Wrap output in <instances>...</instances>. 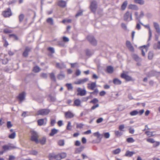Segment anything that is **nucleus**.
<instances>
[{"mask_svg": "<svg viewBox=\"0 0 160 160\" xmlns=\"http://www.w3.org/2000/svg\"><path fill=\"white\" fill-rule=\"evenodd\" d=\"M31 134V140L32 141L35 142L36 143H38L39 142L38 138L39 135L38 133L33 130H31L30 131Z\"/></svg>", "mask_w": 160, "mask_h": 160, "instance_id": "obj_1", "label": "nucleus"}, {"mask_svg": "<svg viewBox=\"0 0 160 160\" xmlns=\"http://www.w3.org/2000/svg\"><path fill=\"white\" fill-rule=\"evenodd\" d=\"M50 111L48 109H43L39 110L37 113V115L45 116L49 114Z\"/></svg>", "mask_w": 160, "mask_h": 160, "instance_id": "obj_2", "label": "nucleus"}, {"mask_svg": "<svg viewBox=\"0 0 160 160\" xmlns=\"http://www.w3.org/2000/svg\"><path fill=\"white\" fill-rule=\"evenodd\" d=\"M124 20L125 21H129L132 20V13L128 11L124 15Z\"/></svg>", "mask_w": 160, "mask_h": 160, "instance_id": "obj_3", "label": "nucleus"}, {"mask_svg": "<svg viewBox=\"0 0 160 160\" xmlns=\"http://www.w3.org/2000/svg\"><path fill=\"white\" fill-rule=\"evenodd\" d=\"M87 38L89 42L92 45H96L97 44V42L96 39L91 35H88Z\"/></svg>", "mask_w": 160, "mask_h": 160, "instance_id": "obj_4", "label": "nucleus"}, {"mask_svg": "<svg viewBox=\"0 0 160 160\" xmlns=\"http://www.w3.org/2000/svg\"><path fill=\"white\" fill-rule=\"evenodd\" d=\"M88 80V78H85L83 79H80L77 80L74 82V83L76 84H83L87 82Z\"/></svg>", "mask_w": 160, "mask_h": 160, "instance_id": "obj_5", "label": "nucleus"}, {"mask_svg": "<svg viewBox=\"0 0 160 160\" xmlns=\"http://www.w3.org/2000/svg\"><path fill=\"white\" fill-rule=\"evenodd\" d=\"M97 2L95 1H92L91 4L90 8L92 12H95L97 9Z\"/></svg>", "mask_w": 160, "mask_h": 160, "instance_id": "obj_6", "label": "nucleus"}, {"mask_svg": "<svg viewBox=\"0 0 160 160\" xmlns=\"http://www.w3.org/2000/svg\"><path fill=\"white\" fill-rule=\"evenodd\" d=\"M2 14L5 17H8L11 16L12 15V13L10 8H8L7 10L3 11Z\"/></svg>", "mask_w": 160, "mask_h": 160, "instance_id": "obj_7", "label": "nucleus"}, {"mask_svg": "<svg viewBox=\"0 0 160 160\" xmlns=\"http://www.w3.org/2000/svg\"><path fill=\"white\" fill-rule=\"evenodd\" d=\"M77 92L78 93L77 95L83 96L86 95V91L85 90H82L81 88H78L77 89Z\"/></svg>", "mask_w": 160, "mask_h": 160, "instance_id": "obj_8", "label": "nucleus"}, {"mask_svg": "<svg viewBox=\"0 0 160 160\" xmlns=\"http://www.w3.org/2000/svg\"><path fill=\"white\" fill-rule=\"evenodd\" d=\"M121 77L124 79L126 80L127 81H132V78L128 76V75L125 74V73H122L121 75Z\"/></svg>", "mask_w": 160, "mask_h": 160, "instance_id": "obj_9", "label": "nucleus"}, {"mask_svg": "<svg viewBox=\"0 0 160 160\" xmlns=\"http://www.w3.org/2000/svg\"><path fill=\"white\" fill-rule=\"evenodd\" d=\"M93 135L94 136L97 137V138L99 139V141L98 142H101L103 137V135L102 134H101L98 132L94 133Z\"/></svg>", "mask_w": 160, "mask_h": 160, "instance_id": "obj_10", "label": "nucleus"}, {"mask_svg": "<svg viewBox=\"0 0 160 160\" xmlns=\"http://www.w3.org/2000/svg\"><path fill=\"white\" fill-rule=\"evenodd\" d=\"M126 45L128 48L131 52L134 51V49L132 45L131 42L129 41H127L126 42Z\"/></svg>", "mask_w": 160, "mask_h": 160, "instance_id": "obj_11", "label": "nucleus"}, {"mask_svg": "<svg viewBox=\"0 0 160 160\" xmlns=\"http://www.w3.org/2000/svg\"><path fill=\"white\" fill-rule=\"evenodd\" d=\"M154 27L155 28L157 32L159 35L160 34V28L159 24L156 22H154Z\"/></svg>", "mask_w": 160, "mask_h": 160, "instance_id": "obj_12", "label": "nucleus"}, {"mask_svg": "<svg viewBox=\"0 0 160 160\" xmlns=\"http://www.w3.org/2000/svg\"><path fill=\"white\" fill-rule=\"evenodd\" d=\"M96 86V85L95 82H92L90 83H88V88L92 90H94Z\"/></svg>", "mask_w": 160, "mask_h": 160, "instance_id": "obj_13", "label": "nucleus"}, {"mask_svg": "<svg viewBox=\"0 0 160 160\" xmlns=\"http://www.w3.org/2000/svg\"><path fill=\"white\" fill-rule=\"evenodd\" d=\"M56 67L59 69H62L66 68V66L63 62H62L61 63L57 62L56 63Z\"/></svg>", "mask_w": 160, "mask_h": 160, "instance_id": "obj_14", "label": "nucleus"}, {"mask_svg": "<svg viewBox=\"0 0 160 160\" xmlns=\"http://www.w3.org/2000/svg\"><path fill=\"white\" fill-rule=\"evenodd\" d=\"M65 115L67 118H72L74 116V114L69 111L65 112Z\"/></svg>", "mask_w": 160, "mask_h": 160, "instance_id": "obj_15", "label": "nucleus"}, {"mask_svg": "<svg viewBox=\"0 0 160 160\" xmlns=\"http://www.w3.org/2000/svg\"><path fill=\"white\" fill-rule=\"evenodd\" d=\"M66 1L63 0H60L58 2V5L62 8H64L66 7Z\"/></svg>", "mask_w": 160, "mask_h": 160, "instance_id": "obj_16", "label": "nucleus"}, {"mask_svg": "<svg viewBox=\"0 0 160 160\" xmlns=\"http://www.w3.org/2000/svg\"><path fill=\"white\" fill-rule=\"evenodd\" d=\"M31 48L28 47L26 48L25 50L23 53V56L24 57H27L28 56V53L30 51Z\"/></svg>", "mask_w": 160, "mask_h": 160, "instance_id": "obj_17", "label": "nucleus"}, {"mask_svg": "<svg viewBox=\"0 0 160 160\" xmlns=\"http://www.w3.org/2000/svg\"><path fill=\"white\" fill-rule=\"evenodd\" d=\"M144 26L146 28H147L149 30V38L148 40L149 41L151 39V38L152 36V32L151 31V29L150 28V27H149V26L148 24L145 25H144Z\"/></svg>", "mask_w": 160, "mask_h": 160, "instance_id": "obj_18", "label": "nucleus"}, {"mask_svg": "<svg viewBox=\"0 0 160 160\" xmlns=\"http://www.w3.org/2000/svg\"><path fill=\"white\" fill-rule=\"evenodd\" d=\"M57 78L59 80H62L65 78V75L62 71H61L60 73L58 75Z\"/></svg>", "mask_w": 160, "mask_h": 160, "instance_id": "obj_19", "label": "nucleus"}, {"mask_svg": "<svg viewBox=\"0 0 160 160\" xmlns=\"http://www.w3.org/2000/svg\"><path fill=\"white\" fill-rule=\"evenodd\" d=\"M25 97V93L24 92H23L19 94L18 98L21 101H22L24 99Z\"/></svg>", "mask_w": 160, "mask_h": 160, "instance_id": "obj_20", "label": "nucleus"}, {"mask_svg": "<svg viewBox=\"0 0 160 160\" xmlns=\"http://www.w3.org/2000/svg\"><path fill=\"white\" fill-rule=\"evenodd\" d=\"M81 103V101L79 99H76L74 101V105L78 107L80 106Z\"/></svg>", "mask_w": 160, "mask_h": 160, "instance_id": "obj_21", "label": "nucleus"}, {"mask_svg": "<svg viewBox=\"0 0 160 160\" xmlns=\"http://www.w3.org/2000/svg\"><path fill=\"white\" fill-rule=\"evenodd\" d=\"M51 80L54 82L56 81V78L55 75L53 72H51L49 74Z\"/></svg>", "mask_w": 160, "mask_h": 160, "instance_id": "obj_22", "label": "nucleus"}, {"mask_svg": "<svg viewBox=\"0 0 160 160\" xmlns=\"http://www.w3.org/2000/svg\"><path fill=\"white\" fill-rule=\"evenodd\" d=\"M2 148L4 151H6L11 149L12 147L8 145H5L2 147Z\"/></svg>", "mask_w": 160, "mask_h": 160, "instance_id": "obj_23", "label": "nucleus"}, {"mask_svg": "<svg viewBox=\"0 0 160 160\" xmlns=\"http://www.w3.org/2000/svg\"><path fill=\"white\" fill-rule=\"evenodd\" d=\"M58 132V130L53 128L51 130V132L49 134V135L51 136H53L55 134L57 133Z\"/></svg>", "mask_w": 160, "mask_h": 160, "instance_id": "obj_24", "label": "nucleus"}, {"mask_svg": "<svg viewBox=\"0 0 160 160\" xmlns=\"http://www.w3.org/2000/svg\"><path fill=\"white\" fill-rule=\"evenodd\" d=\"M2 42L3 43V46L4 47H7L9 45L8 42L6 40V39L5 37L3 36L2 37Z\"/></svg>", "mask_w": 160, "mask_h": 160, "instance_id": "obj_25", "label": "nucleus"}, {"mask_svg": "<svg viewBox=\"0 0 160 160\" xmlns=\"http://www.w3.org/2000/svg\"><path fill=\"white\" fill-rule=\"evenodd\" d=\"M153 48L155 49H160V41L155 43L153 45Z\"/></svg>", "mask_w": 160, "mask_h": 160, "instance_id": "obj_26", "label": "nucleus"}, {"mask_svg": "<svg viewBox=\"0 0 160 160\" xmlns=\"http://www.w3.org/2000/svg\"><path fill=\"white\" fill-rule=\"evenodd\" d=\"M107 70L108 73H111L113 72V68L112 67L109 66L107 67Z\"/></svg>", "mask_w": 160, "mask_h": 160, "instance_id": "obj_27", "label": "nucleus"}, {"mask_svg": "<svg viewBox=\"0 0 160 160\" xmlns=\"http://www.w3.org/2000/svg\"><path fill=\"white\" fill-rule=\"evenodd\" d=\"M128 8L135 10H138V8L137 6L133 4L129 5L128 6Z\"/></svg>", "mask_w": 160, "mask_h": 160, "instance_id": "obj_28", "label": "nucleus"}, {"mask_svg": "<svg viewBox=\"0 0 160 160\" xmlns=\"http://www.w3.org/2000/svg\"><path fill=\"white\" fill-rule=\"evenodd\" d=\"M39 141L41 144H45L46 142V138L45 137L39 139Z\"/></svg>", "mask_w": 160, "mask_h": 160, "instance_id": "obj_29", "label": "nucleus"}, {"mask_svg": "<svg viewBox=\"0 0 160 160\" xmlns=\"http://www.w3.org/2000/svg\"><path fill=\"white\" fill-rule=\"evenodd\" d=\"M142 48H143V49H142V54L143 56H145V52H147L148 49L145 46H142Z\"/></svg>", "mask_w": 160, "mask_h": 160, "instance_id": "obj_30", "label": "nucleus"}, {"mask_svg": "<svg viewBox=\"0 0 160 160\" xmlns=\"http://www.w3.org/2000/svg\"><path fill=\"white\" fill-rule=\"evenodd\" d=\"M113 82L115 84L120 85L122 83L121 81L117 78H115L113 80Z\"/></svg>", "mask_w": 160, "mask_h": 160, "instance_id": "obj_31", "label": "nucleus"}, {"mask_svg": "<svg viewBox=\"0 0 160 160\" xmlns=\"http://www.w3.org/2000/svg\"><path fill=\"white\" fill-rule=\"evenodd\" d=\"M59 157L60 159H63L67 157V154L66 153L63 152L61 153H59Z\"/></svg>", "mask_w": 160, "mask_h": 160, "instance_id": "obj_32", "label": "nucleus"}, {"mask_svg": "<svg viewBox=\"0 0 160 160\" xmlns=\"http://www.w3.org/2000/svg\"><path fill=\"white\" fill-rule=\"evenodd\" d=\"M138 113V111L137 110H134L130 112V114L132 116H134L137 115Z\"/></svg>", "mask_w": 160, "mask_h": 160, "instance_id": "obj_33", "label": "nucleus"}, {"mask_svg": "<svg viewBox=\"0 0 160 160\" xmlns=\"http://www.w3.org/2000/svg\"><path fill=\"white\" fill-rule=\"evenodd\" d=\"M16 136V132H14L8 136V138L10 139H13L15 138Z\"/></svg>", "mask_w": 160, "mask_h": 160, "instance_id": "obj_34", "label": "nucleus"}, {"mask_svg": "<svg viewBox=\"0 0 160 160\" xmlns=\"http://www.w3.org/2000/svg\"><path fill=\"white\" fill-rule=\"evenodd\" d=\"M38 125L39 126H42L44 123V119H39L38 121Z\"/></svg>", "mask_w": 160, "mask_h": 160, "instance_id": "obj_35", "label": "nucleus"}, {"mask_svg": "<svg viewBox=\"0 0 160 160\" xmlns=\"http://www.w3.org/2000/svg\"><path fill=\"white\" fill-rule=\"evenodd\" d=\"M127 1H125L124 2L122 5L121 6V9L122 10H124L125 9L127 5Z\"/></svg>", "mask_w": 160, "mask_h": 160, "instance_id": "obj_36", "label": "nucleus"}, {"mask_svg": "<svg viewBox=\"0 0 160 160\" xmlns=\"http://www.w3.org/2000/svg\"><path fill=\"white\" fill-rule=\"evenodd\" d=\"M134 153V152L127 151L125 153V156L127 157H131Z\"/></svg>", "mask_w": 160, "mask_h": 160, "instance_id": "obj_37", "label": "nucleus"}, {"mask_svg": "<svg viewBox=\"0 0 160 160\" xmlns=\"http://www.w3.org/2000/svg\"><path fill=\"white\" fill-rule=\"evenodd\" d=\"M121 149L119 148H117L112 151V153L115 154H118L121 152Z\"/></svg>", "mask_w": 160, "mask_h": 160, "instance_id": "obj_38", "label": "nucleus"}, {"mask_svg": "<svg viewBox=\"0 0 160 160\" xmlns=\"http://www.w3.org/2000/svg\"><path fill=\"white\" fill-rule=\"evenodd\" d=\"M47 22L51 25L53 24V20L52 18H49L47 20Z\"/></svg>", "mask_w": 160, "mask_h": 160, "instance_id": "obj_39", "label": "nucleus"}, {"mask_svg": "<svg viewBox=\"0 0 160 160\" xmlns=\"http://www.w3.org/2000/svg\"><path fill=\"white\" fill-rule=\"evenodd\" d=\"M72 128L71 123L70 122H68V124L67 127V129L68 130H71Z\"/></svg>", "mask_w": 160, "mask_h": 160, "instance_id": "obj_40", "label": "nucleus"}, {"mask_svg": "<svg viewBox=\"0 0 160 160\" xmlns=\"http://www.w3.org/2000/svg\"><path fill=\"white\" fill-rule=\"evenodd\" d=\"M40 70V68L37 66L34 67L33 69V72L36 73L39 72Z\"/></svg>", "mask_w": 160, "mask_h": 160, "instance_id": "obj_41", "label": "nucleus"}, {"mask_svg": "<svg viewBox=\"0 0 160 160\" xmlns=\"http://www.w3.org/2000/svg\"><path fill=\"white\" fill-rule=\"evenodd\" d=\"M102 134L103 135V136H104V137L106 138H108L110 136V134L108 132L103 133Z\"/></svg>", "mask_w": 160, "mask_h": 160, "instance_id": "obj_42", "label": "nucleus"}, {"mask_svg": "<svg viewBox=\"0 0 160 160\" xmlns=\"http://www.w3.org/2000/svg\"><path fill=\"white\" fill-rule=\"evenodd\" d=\"M133 58L136 61H139L141 60V58L136 54H134L132 56Z\"/></svg>", "mask_w": 160, "mask_h": 160, "instance_id": "obj_43", "label": "nucleus"}, {"mask_svg": "<svg viewBox=\"0 0 160 160\" xmlns=\"http://www.w3.org/2000/svg\"><path fill=\"white\" fill-rule=\"evenodd\" d=\"M55 154L54 153H52L49 154L48 155V158L49 159L54 158L55 159Z\"/></svg>", "mask_w": 160, "mask_h": 160, "instance_id": "obj_44", "label": "nucleus"}, {"mask_svg": "<svg viewBox=\"0 0 160 160\" xmlns=\"http://www.w3.org/2000/svg\"><path fill=\"white\" fill-rule=\"evenodd\" d=\"M66 86L68 88V90H70L72 89L73 87L71 83H67Z\"/></svg>", "mask_w": 160, "mask_h": 160, "instance_id": "obj_45", "label": "nucleus"}, {"mask_svg": "<svg viewBox=\"0 0 160 160\" xmlns=\"http://www.w3.org/2000/svg\"><path fill=\"white\" fill-rule=\"evenodd\" d=\"M134 2L141 5H142L144 3V1L143 0H134Z\"/></svg>", "mask_w": 160, "mask_h": 160, "instance_id": "obj_46", "label": "nucleus"}, {"mask_svg": "<svg viewBox=\"0 0 160 160\" xmlns=\"http://www.w3.org/2000/svg\"><path fill=\"white\" fill-rule=\"evenodd\" d=\"M127 141L129 143H132L135 142V140L132 138H129L127 139Z\"/></svg>", "mask_w": 160, "mask_h": 160, "instance_id": "obj_47", "label": "nucleus"}, {"mask_svg": "<svg viewBox=\"0 0 160 160\" xmlns=\"http://www.w3.org/2000/svg\"><path fill=\"white\" fill-rule=\"evenodd\" d=\"M153 57V53L152 52H149L148 53V58L149 59H152Z\"/></svg>", "mask_w": 160, "mask_h": 160, "instance_id": "obj_48", "label": "nucleus"}, {"mask_svg": "<svg viewBox=\"0 0 160 160\" xmlns=\"http://www.w3.org/2000/svg\"><path fill=\"white\" fill-rule=\"evenodd\" d=\"M62 39L63 41L65 42H68L69 40V38L66 36L62 37Z\"/></svg>", "mask_w": 160, "mask_h": 160, "instance_id": "obj_49", "label": "nucleus"}, {"mask_svg": "<svg viewBox=\"0 0 160 160\" xmlns=\"http://www.w3.org/2000/svg\"><path fill=\"white\" fill-rule=\"evenodd\" d=\"M58 144L60 146H63L64 144V140H60L58 142Z\"/></svg>", "mask_w": 160, "mask_h": 160, "instance_id": "obj_50", "label": "nucleus"}, {"mask_svg": "<svg viewBox=\"0 0 160 160\" xmlns=\"http://www.w3.org/2000/svg\"><path fill=\"white\" fill-rule=\"evenodd\" d=\"M40 77L42 78L46 79L47 78L48 75L46 73H43L41 74Z\"/></svg>", "mask_w": 160, "mask_h": 160, "instance_id": "obj_51", "label": "nucleus"}, {"mask_svg": "<svg viewBox=\"0 0 160 160\" xmlns=\"http://www.w3.org/2000/svg\"><path fill=\"white\" fill-rule=\"evenodd\" d=\"M7 128H9L13 126V125L11 124V122L8 121L7 122Z\"/></svg>", "mask_w": 160, "mask_h": 160, "instance_id": "obj_52", "label": "nucleus"}, {"mask_svg": "<svg viewBox=\"0 0 160 160\" xmlns=\"http://www.w3.org/2000/svg\"><path fill=\"white\" fill-rule=\"evenodd\" d=\"M84 148V147L83 146L81 147L80 148H77L76 150V152L78 153L81 152Z\"/></svg>", "mask_w": 160, "mask_h": 160, "instance_id": "obj_53", "label": "nucleus"}, {"mask_svg": "<svg viewBox=\"0 0 160 160\" xmlns=\"http://www.w3.org/2000/svg\"><path fill=\"white\" fill-rule=\"evenodd\" d=\"M98 102V99H97V98H94V99H93L92 100H91L90 102V103H92L93 104H95V103H96L97 102Z\"/></svg>", "mask_w": 160, "mask_h": 160, "instance_id": "obj_54", "label": "nucleus"}, {"mask_svg": "<svg viewBox=\"0 0 160 160\" xmlns=\"http://www.w3.org/2000/svg\"><path fill=\"white\" fill-rule=\"evenodd\" d=\"M24 16L23 14H20L19 17L20 22H22L24 18Z\"/></svg>", "mask_w": 160, "mask_h": 160, "instance_id": "obj_55", "label": "nucleus"}, {"mask_svg": "<svg viewBox=\"0 0 160 160\" xmlns=\"http://www.w3.org/2000/svg\"><path fill=\"white\" fill-rule=\"evenodd\" d=\"M135 15L136 17V19L138 20L139 22H140V17L139 16H138V13L137 12H135Z\"/></svg>", "mask_w": 160, "mask_h": 160, "instance_id": "obj_56", "label": "nucleus"}, {"mask_svg": "<svg viewBox=\"0 0 160 160\" xmlns=\"http://www.w3.org/2000/svg\"><path fill=\"white\" fill-rule=\"evenodd\" d=\"M115 134L117 136H120L122 135V133L119 131H116L115 132Z\"/></svg>", "mask_w": 160, "mask_h": 160, "instance_id": "obj_57", "label": "nucleus"}, {"mask_svg": "<svg viewBox=\"0 0 160 160\" xmlns=\"http://www.w3.org/2000/svg\"><path fill=\"white\" fill-rule=\"evenodd\" d=\"M147 141V142L151 143H154L155 142V141H154V140L152 138L148 139Z\"/></svg>", "mask_w": 160, "mask_h": 160, "instance_id": "obj_58", "label": "nucleus"}, {"mask_svg": "<svg viewBox=\"0 0 160 160\" xmlns=\"http://www.w3.org/2000/svg\"><path fill=\"white\" fill-rule=\"evenodd\" d=\"M48 50L52 53H54V49L53 48L49 47L48 48Z\"/></svg>", "mask_w": 160, "mask_h": 160, "instance_id": "obj_59", "label": "nucleus"}, {"mask_svg": "<svg viewBox=\"0 0 160 160\" xmlns=\"http://www.w3.org/2000/svg\"><path fill=\"white\" fill-rule=\"evenodd\" d=\"M124 128V125L123 124H122L119 126V129L121 131H123V129Z\"/></svg>", "mask_w": 160, "mask_h": 160, "instance_id": "obj_60", "label": "nucleus"}, {"mask_svg": "<svg viewBox=\"0 0 160 160\" xmlns=\"http://www.w3.org/2000/svg\"><path fill=\"white\" fill-rule=\"evenodd\" d=\"M83 125L82 123L78 124L77 123V128H82L83 127Z\"/></svg>", "mask_w": 160, "mask_h": 160, "instance_id": "obj_61", "label": "nucleus"}, {"mask_svg": "<svg viewBox=\"0 0 160 160\" xmlns=\"http://www.w3.org/2000/svg\"><path fill=\"white\" fill-rule=\"evenodd\" d=\"M83 11H80L76 15V17H78L79 16L82 15V14Z\"/></svg>", "mask_w": 160, "mask_h": 160, "instance_id": "obj_62", "label": "nucleus"}, {"mask_svg": "<svg viewBox=\"0 0 160 160\" xmlns=\"http://www.w3.org/2000/svg\"><path fill=\"white\" fill-rule=\"evenodd\" d=\"M30 153L33 155H36L38 154V152L36 150H33L30 152Z\"/></svg>", "mask_w": 160, "mask_h": 160, "instance_id": "obj_63", "label": "nucleus"}, {"mask_svg": "<svg viewBox=\"0 0 160 160\" xmlns=\"http://www.w3.org/2000/svg\"><path fill=\"white\" fill-rule=\"evenodd\" d=\"M81 73V71L79 70H77L76 72V75L77 76H78L80 75Z\"/></svg>", "mask_w": 160, "mask_h": 160, "instance_id": "obj_64", "label": "nucleus"}]
</instances>
